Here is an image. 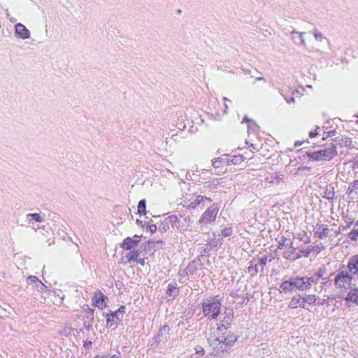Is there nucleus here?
<instances>
[{
    "instance_id": "1",
    "label": "nucleus",
    "mask_w": 358,
    "mask_h": 358,
    "mask_svg": "<svg viewBox=\"0 0 358 358\" xmlns=\"http://www.w3.org/2000/svg\"><path fill=\"white\" fill-rule=\"evenodd\" d=\"M203 315L209 320H216L220 313L221 302L218 296H210L203 300Z\"/></svg>"
},
{
    "instance_id": "2",
    "label": "nucleus",
    "mask_w": 358,
    "mask_h": 358,
    "mask_svg": "<svg viewBox=\"0 0 358 358\" xmlns=\"http://www.w3.org/2000/svg\"><path fill=\"white\" fill-rule=\"evenodd\" d=\"M236 341V337L234 335L224 336H210L208 338L210 345L213 348L215 355L226 351Z\"/></svg>"
},
{
    "instance_id": "3",
    "label": "nucleus",
    "mask_w": 358,
    "mask_h": 358,
    "mask_svg": "<svg viewBox=\"0 0 358 358\" xmlns=\"http://www.w3.org/2000/svg\"><path fill=\"white\" fill-rule=\"evenodd\" d=\"M336 155V146L334 143L326 145L318 151L308 153V157L315 161L330 160Z\"/></svg>"
},
{
    "instance_id": "4",
    "label": "nucleus",
    "mask_w": 358,
    "mask_h": 358,
    "mask_svg": "<svg viewBox=\"0 0 358 358\" xmlns=\"http://www.w3.org/2000/svg\"><path fill=\"white\" fill-rule=\"evenodd\" d=\"M352 276L348 270L338 271L334 280L336 288L341 292L348 290L352 284Z\"/></svg>"
},
{
    "instance_id": "5",
    "label": "nucleus",
    "mask_w": 358,
    "mask_h": 358,
    "mask_svg": "<svg viewBox=\"0 0 358 358\" xmlns=\"http://www.w3.org/2000/svg\"><path fill=\"white\" fill-rule=\"evenodd\" d=\"M211 202L208 197L201 195H192L187 200L185 201L184 206L189 210L200 209L205 208L207 203Z\"/></svg>"
},
{
    "instance_id": "6",
    "label": "nucleus",
    "mask_w": 358,
    "mask_h": 358,
    "mask_svg": "<svg viewBox=\"0 0 358 358\" xmlns=\"http://www.w3.org/2000/svg\"><path fill=\"white\" fill-rule=\"evenodd\" d=\"M218 207L215 204L210 206L201 215L199 220L201 224H211L215 220L218 213Z\"/></svg>"
},
{
    "instance_id": "7",
    "label": "nucleus",
    "mask_w": 358,
    "mask_h": 358,
    "mask_svg": "<svg viewBox=\"0 0 358 358\" xmlns=\"http://www.w3.org/2000/svg\"><path fill=\"white\" fill-rule=\"evenodd\" d=\"M314 284H317V280L314 277L296 276V289L299 291H307Z\"/></svg>"
},
{
    "instance_id": "8",
    "label": "nucleus",
    "mask_w": 358,
    "mask_h": 358,
    "mask_svg": "<svg viewBox=\"0 0 358 358\" xmlns=\"http://www.w3.org/2000/svg\"><path fill=\"white\" fill-rule=\"evenodd\" d=\"M124 313L125 307L124 306H121L116 311H110V314L106 313L105 317L107 320V326L112 327L114 323H117L122 318Z\"/></svg>"
},
{
    "instance_id": "9",
    "label": "nucleus",
    "mask_w": 358,
    "mask_h": 358,
    "mask_svg": "<svg viewBox=\"0 0 358 358\" xmlns=\"http://www.w3.org/2000/svg\"><path fill=\"white\" fill-rule=\"evenodd\" d=\"M345 304L348 308L358 306V288L350 289L345 298Z\"/></svg>"
},
{
    "instance_id": "10",
    "label": "nucleus",
    "mask_w": 358,
    "mask_h": 358,
    "mask_svg": "<svg viewBox=\"0 0 358 358\" xmlns=\"http://www.w3.org/2000/svg\"><path fill=\"white\" fill-rule=\"evenodd\" d=\"M296 289V277H291L288 280L283 281L280 286V292H291Z\"/></svg>"
},
{
    "instance_id": "11",
    "label": "nucleus",
    "mask_w": 358,
    "mask_h": 358,
    "mask_svg": "<svg viewBox=\"0 0 358 358\" xmlns=\"http://www.w3.org/2000/svg\"><path fill=\"white\" fill-rule=\"evenodd\" d=\"M15 36L22 40L30 38V31L22 23H17L15 25Z\"/></svg>"
},
{
    "instance_id": "12",
    "label": "nucleus",
    "mask_w": 358,
    "mask_h": 358,
    "mask_svg": "<svg viewBox=\"0 0 358 358\" xmlns=\"http://www.w3.org/2000/svg\"><path fill=\"white\" fill-rule=\"evenodd\" d=\"M291 309H296L298 308H302L308 310V305H306L303 301V296L300 294H296L291 298L288 305Z\"/></svg>"
},
{
    "instance_id": "13",
    "label": "nucleus",
    "mask_w": 358,
    "mask_h": 358,
    "mask_svg": "<svg viewBox=\"0 0 358 358\" xmlns=\"http://www.w3.org/2000/svg\"><path fill=\"white\" fill-rule=\"evenodd\" d=\"M140 241L141 236L138 235H135L131 238L127 237L123 241L121 247L124 250H129L135 248L138 244Z\"/></svg>"
},
{
    "instance_id": "14",
    "label": "nucleus",
    "mask_w": 358,
    "mask_h": 358,
    "mask_svg": "<svg viewBox=\"0 0 358 358\" xmlns=\"http://www.w3.org/2000/svg\"><path fill=\"white\" fill-rule=\"evenodd\" d=\"M107 297L104 296V294L101 292H96L94 293L93 297H92V302L93 305L96 306L97 308L100 309H103L105 307H106V300Z\"/></svg>"
},
{
    "instance_id": "15",
    "label": "nucleus",
    "mask_w": 358,
    "mask_h": 358,
    "mask_svg": "<svg viewBox=\"0 0 358 358\" xmlns=\"http://www.w3.org/2000/svg\"><path fill=\"white\" fill-rule=\"evenodd\" d=\"M84 312V327L89 329L94 322V310L88 306L83 308Z\"/></svg>"
},
{
    "instance_id": "16",
    "label": "nucleus",
    "mask_w": 358,
    "mask_h": 358,
    "mask_svg": "<svg viewBox=\"0 0 358 358\" xmlns=\"http://www.w3.org/2000/svg\"><path fill=\"white\" fill-rule=\"evenodd\" d=\"M347 267L352 275L358 278V254L349 259Z\"/></svg>"
},
{
    "instance_id": "17",
    "label": "nucleus",
    "mask_w": 358,
    "mask_h": 358,
    "mask_svg": "<svg viewBox=\"0 0 358 358\" xmlns=\"http://www.w3.org/2000/svg\"><path fill=\"white\" fill-rule=\"evenodd\" d=\"M27 282L29 285H33L39 292L42 293L47 289V287L36 276L29 275L27 278Z\"/></svg>"
},
{
    "instance_id": "18",
    "label": "nucleus",
    "mask_w": 358,
    "mask_h": 358,
    "mask_svg": "<svg viewBox=\"0 0 358 358\" xmlns=\"http://www.w3.org/2000/svg\"><path fill=\"white\" fill-rule=\"evenodd\" d=\"M27 221L29 224H31L33 221L37 222H44V218L39 213H29L27 215Z\"/></svg>"
},
{
    "instance_id": "19",
    "label": "nucleus",
    "mask_w": 358,
    "mask_h": 358,
    "mask_svg": "<svg viewBox=\"0 0 358 358\" xmlns=\"http://www.w3.org/2000/svg\"><path fill=\"white\" fill-rule=\"evenodd\" d=\"M225 317H224L223 320L222 321V327H224V329H227V326H229L233 318V312L232 310H229V311H226L224 313Z\"/></svg>"
},
{
    "instance_id": "20",
    "label": "nucleus",
    "mask_w": 358,
    "mask_h": 358,
    "mask_svg": "<svg viewBox=\"0 0 358 358\" xmlns=\"http://www.w3.org/2000/svg\"><path fill=\"white\" fill-rule=\"evenodd\" d=\"M259 266L256 259L251 261L248 268V272L252 275H255L259 272Z\"/></svg>"
},
{
    "instance_id": "21",
    "label": "nucleus",
    "mask_w": 358,
    "mask_h": 358,
    "mask_svg": "<svg viewBox=\"0 0 358 358\" xmlns=\"http://www.w3.org/2000/svg\"><path fill=\"white\" fill-rule=\"evenodd\" d=\"M212 166L215 172L217 169H220L221 170H223L224 167L226 166L225 159L224 158L215 159L213 162Z\"/></svg>"
},
{
    "instance_id": "22",
    "label": "nucleus",
    "mask_w": 358,
    "mask_h": 358,
    "mask_svg": "<svg viewBox=\"0 0 358 358\" xmlns=\"http://www.w3.org/2000/svg\"><path fill=\"white\" fill-rule=\"evenodd\" d=\"M303 297L304 303L308 305V310L309 309V306L315 303L318 298V296L315 294H308L303 296Z\"/></svg>"
},
{
    "instance_id": "23",
    "label": "nucleus",
    "mask_w": 358,
    "mask_h": 358,
    "mask_svg": "<svg viewBox=\"0 0 358 358\" xmlns=\"http://www.w3.org/2000/svg\"><path fill=\"white\" fill-rule=\"evenodd\" d=\"M169 219L177 229H180L183 222H185V219L178 218L176 215H171Z\"/></svg>"
},
{
    "instance_id": "24",
    "label": "nucleus",
    "mask_w": 358,
    "mask_h": 358,
    "mask_svg": "<svg viewBox=\"0 0 358 358\" xmlns=\"http://www.w3.org/2000/svg\"><path fill=\"white\" fill-rule=\"evenodd\" d=\"M313 36L315 37V39L317 41L322 42L323 41H325L327 43H329L328 38H325L324 36V35L322 34V33L320 32L317 29H314L313 30Z\"/></svg>"
},
{
    "instance_id": "25",
    "label": "nucleus",
    "mask_w": 358,
    "mask_h": 358,
    "mask_svg": "<svg viewBox=\"0 0 358 358\" xmlns=\"http://www.w3.org/2000/svg\"><path fill=\"white\" fill-rule=\"evenodd\" d=\"M140 254L138 251H131L128 252L126 255V258L128 262H131L132 261H136L139 257Z\"/></svg>"
},
{
    "instance_id": "26",
    "label": "nucleus",
    "mask_w": 358,
    "mask_h": 358,
    "mask_svg": "<svg viewBox=\"0 0 358 358\" xmlns=\"http://www.w3.org/2000/svg\"><path fill=\"white\" fill-rule=\"evenodd\" d=\"M145 200L142 199L139 201L138 204V212L140 215H145Z\"/></svg>"
},
{
    "instance_id": "27",
    "label": "nucleus",
    "mask_w": 358,
    "mask_h": 358,
    "mask_svg": "<svg viewBox=\"0 0 358 358\" xmlns=\"http://www.w3.org/2000/svg\"><path fill=\"white\" fill-rule=\"evenodd\" d=\"M256 260L257 261L259 266L262 270L266 265L268 262H271V259H268V256H263L262 258H259Z\"/></svg>"
},
{
    "instance_id": "28",
    "label": "nucleus",
    "mask_w": 358,
    "mask_h": 358,
    "mask_svg": "<svg viewBox=\"0 0 358 358\" xmlns=\"http://www.w3.org/2000/svg\"><path fill=\"white\" fill-rule=\"evenodd\" d=\"M73 329L69 327H64L62 329L59 331V334L62 336H69L72 334Z\"/></svg>"
},
{
    "instance_id": "29",
    "label": "nucleus",
    "mask_w": 358,
    "mask_h": 358,
    "mask_svg": "<svg viewBox=\"0 0 358 358\" xmlns=\"http://www.w3.org/2000/svg\"><path fill=\"white\" fill-rule=\"evenodd\" d=\"M316 234L320 238L327 237L329 234V229L327 228H323L322 231H317Z\"/></svg>"
},
{
    "instance_id": "30",
    "label": "nucleus",
    "mask_w": 358,
    "mask_h": 358,
    "mask_svg": "<svg viewBox=\"0 0 358 358\" xmlns=\"http://www.w3.org/2000/svg\"><path fill=\"white\" fill-rule=\"evenodd\" d=\"M195 269H196V267H195L194 263L192 262V263L189 264V265L187 266V268L185 269V272L187 274H193Z\"/></svg>"
},
{
    "instance_id": "31",
    "label": "nucleus",
    "mask_w": 358,
    "mask_h": 358,
    "mask_svg": "<svg viewBox=\"0 0 358 358\" xmlns=\"http://www.w3.org/2000/svg\"><path fill=\"white\" fill-rule=\"evenodd\" d=\"M294 251V248L292 245H289L287 250L284 252L283 257L286 259H292V254Z\"/></svg>"
},
{
    "instance_id": "32",
    "label": "nucleus",
    "mask_w": 358,
    "mask_h": 358,
    "mask_svg": "<svg viewBox=\"0 0 358 358\" xmlns=\"http://www.w3.org/2000/svg\"><path fill=\"white\" fill-rule=\"evenodd\" d=\"M177 292H178V291H177L176 286H174L173 285H171V284L169 285L167 294H169V296H172V295H175L176 293H177Z\"/></svg>"
},
{
    "instance_id": "33",
    "label": "nucleus",
    "mask_w": 358,
    "mask_h": 358,
    "mask_svg": "<svg viewBox=\"0 0 358 358\" xmlns=\"http://www.w3.org/2000/svg\"><path fill=\"white\" fill-rule=\"evenodd\" d=\"M232 234V229L231 227H227L222 231V234L227 237L231 236Z\"/></svg>"
},
{
    "instance_id": "34",
    "label": "nucleus",
    "mask_w": 358,
    "mask_h": 358,
    "mask_svg": "<svg viewBox=\"0 0 358 358\" xmlns=\"http://www.w3.org/2000/svg\"><path fill=\"white\" fill-rule=\"evenodd\" d=\"M195 350H196V355H197L199 356H203L204 355V350L201 346H196L195 348Z\"/></svg>"
},
{
    "instance_id": "35",
    "label": "nucleus",
    "mask_w": 358,
    "mask_h": 358,
    "mask_svg": "<svg viewBox=\"0 0 358 358\" xmlns=\"http://www.w3.org/2000/svg\"><path fill=\"white\" fill-rule=\"evenodd\" d=\"M350 238L352 240L356 239L358 237V229H353L350 233Z\"/></svg>"
},
{
    "instance_id": "36",
    "label": "nucleus",
    "mask_w": 358,
    "mask_h": 358,
    "mask_svg": "<svg viewBox=\"0 0 358 358\" xmlns=\"http://www.w3.org/2000/svg\"><path fill=\"white\" fill-rule=\"evenodd\" d=\"M306 33L305 32H300L299 33V38L301 40V44L306 47V41L303 38V35L305 34Z\"/></svg>"
},
{
    "instance_id": "37",
    "label": "nucleus",
    "mask_w": 358,
    "mask_h": 358,
    "mask_svg": "<svg viewBox=\"0 0 358 358\" xmlns=\"http://www.w3.org/2000/svg\"><path fill=\"white\" fill-rule=\"evenodd\" d=\"M299 33H300V32L296 31H295L294 29H293V30H292V31H289V35L291 36L292 39L293 41H294V40H295V38H296V36H295V35H296V34H299Z\"/></svg>"
},
{
    "instance_id": "38",
    "label": "nucleus",
    "mask_w": 358,
    "mask_h": 358,
    "mask_svg": "<svg viewBox=\"0 0 358 358\" xmlns=\"http://www.w3.org/2000/svg\"><path fill=\"white\" fill-rule=\"evenodd\" d=\"M208 173V171H202L201 172H200L199 174H196L195 173H193L192 175L194 176H198V177L202 178V177H206V174H207Z\"/></svg>"
},
{
    "instance_id": "39",
    "label": "nucleus",
    "mask_w": 358,
    "mask_h": 358,
    "mask_svg": "<svg viewBox=\"0 0 358 358\" xmlns=\"http://www.w3.org/2000/svg\"><path fill=\"white\" fill-rule=\"evenodd\" d=\"M342 141H343V143L345 146L350 145L352 143V141L350 138H345V140L342 139Z\"/></svg>"
},
{
    "instance_id": "40",
    "label": "nucleus",
    "mask_w": 358,
    "mask_h": 358,
    "mask_svg": "<svg viewBox=\"0 0 358 358\" xmlns=\"http://www.w3.org/2000/svg\"><path fill=\"white\" fill-rule=\"evenodd\" d=\"M317 134H318L317 131V129H315V131H311L309 133V137H310V138H314V137H315Z\"/></svg>"
},
{
    "instance_id": "41",
    "label": "nucleus",
    "mask_w": 358,
    "mask_h": 358,
    "mask_svg": "<svg viewBox=\"0 0 358 358\" xmlns=\"http://www.w3.org/2000/svg\"><path fill=\"white\" fill-rule=\"evenodd\" d=\"M149 230L152 232V233H154L157 231V226L155 224H151L149 226Z\"/></svg>"
},
{
    "instance_id": "42",
    "label": "nucleus",
    "mask_w": 358,
    "mask_h": 358,
    "mask_svg": "<svg viewBox=\"0 0 358 358\" xmlns=\"http://www.w3.org/2000/svg\"><path fill=\"white\" fill-rule=\"evenodd\" d=\"M92 344V343L91 341H85L84 343V347L86 348H89L90 346H91V345Z\"/></svg>"
},
{
    "instance_id": "43",
    "label": "nucleus",
    "mask_w": 358,
    "mask_h": 358,
    "mask_svg": "<svg viewBox=\"0 0 358 358\" xmlns=\"http://www.w3.org/2000/svg\"><path fill=\"white\" fill-rule=\"evenodd\" d=\"M336 133V130L330 131L328 132V135L327 136V137H328V136H330V137L334 136H335Z\"/></svg>"
},
{
    "instance_id": "44",
    "label": "nucleus",
    "mask_w": 358,
    "mask_h": 358,
    "mask_svg": "<svg viewBox=\"0 0 358 358\" xmlns=\"http://www.w3.org/2000/svg\"><path fill=\"white\" fill-rule=\"evenodd\" d=\"M101 358H119V355H113L112 356H103V357H101Z\"/></svg>"
},
{
    "instance_id": "45",
    "label": "nucleus",
    "mask_w": 358,
    "mask_h": 358,
    "mask_svg": "<svg viewBox=\"0 0 358 358\" xmlns=\"http://www.w3.org/2000/svg\"><path fill=\"white\" fill-rule=\"evenodd\" d=\"M141 266L145 265V259H139L136 260Z\"/></svg>"
},
{
    "instance_id": "46",
    "label": "nucleus",
    "mask_w": 358,
    "mask_h": 358,
    "mask_svg": "<svg viewBox=\"0 0 358 358\" xmlns=\"http://www.w3.org/2000/svg\"><path fill=\"white\" fill-rule=\"evenodd\" d=\"M289 244L288 243H285V241H284L282 243H281L279 246V248L280 249H282L284 246H288Z\"/></svg>"
},
{
    "instance_id": "47",
    "label": "nucleus",
    "mask_w": 358,
    "mask_h": 358,
    "mask_svg": "<svg viewBox=\"0 0 358 358\" xmlns=\"http://www.w3.org/2000/svg\"><path fill=\"white\" fill-rule=\"evenodd\" d=\"M294 101H295V99H294V97H291L290 99H287V102L288 103H292V102H294Z\"/></svg>"
},
{
    "instance_id": "48",
    "label": "nucleus",
    "mask_w": 358,
    "mask_h": 358,
    "mask_svg": "<svg viewBox=\"0 0 358 358\" xmlns=\"http://www.w3.org/2000/svg\"><path fill=\"white\" fill-rule=\"evenodd\" d=\"M9 20L11 22H15L17 21V19L15 17H10L8 18Z\"/></svg>"
},
{
    "instance_id": "49",
    "label": "nucleus",
    "mask_w": 358,
    "mask_h": 358,
    "mask_svg": "<svg viewBox=\"0 0 358 358\" xmlns=\"http://www.w3.org/2000/svg\"><path fill=\"white\" fill-rule=\"evenodd\" d=\"M251 121H252L251 120H250V119H249V118H248L247 117H245L243 118V122H251Z\"/></svg>"
},
{
    "instance_id": "50",
    "label": "nucleus",
    "mask_w": 358,
    "mask_h": 358,
    "mask_svg": "<svg viewBox=\"0 0 358 358\" xmlns=\"http://www.w3.org/2000/svg\"><path fill=\"white\" fill-rule=\"evenodd\" d=\"M189 177L191 178H192V175L190 174L189 172H187V175H186V179H188Z\"/></svg>"
},
{
    "instance_id": "51",
    "label": "nucleus",
    "mask_w": 358,
    "mask_h": 358,
    "mask_svg": "<svg viewBox=\"0 0 358 358\" xmlns=\"http://www.w3.org/2000/svg\"><path fill=\"white\" fill-rule=\"evenodd\" d=\"M257 80H265V79L263 77H258L256 78Z\"/></svg>"
},
{
    "instance_id": "52",
    "label": "nucleus",
    "mask_w": 358,
    "mask_h": 358,
    "mask_svg": "<svg viewBox=\"0 0 358 358\" xmlns=\"http://www.w3.org/2000/svg\"><path fill=\"white\" fill-rule=\"evenodd\" d=\"M282 30H283V31H285V34H287L288 31H289V30L287 28H283Z\"/></svg>"
},
{
    "instance_id": "53",
    "label": "nucleus",
    "mask_w": 358,
    "mask_h": 358,
    "mask_svg": "<svg viewBox=\"0 0 358 358\" xmlns=\"http://www.w3.org/2000/svg\"><path fill=\"white\" fill-rule=\"evenodd\" d=\"M6 17H7V18L10 17V13L8 12V10H6Z\"/></svg>"
},
{
    "instance_id": "54",
    "label": "nucleus",
    "mask_w": 358,
    "mask_h": 358,
    "mask_svg": "<svg viewBox=\"0 0 358 358\" xmlns=\"http://www.w3.org/2000/svg\"><path fill=\"white\" fill-rule=\"evenodd\" d=\"M223 100L224 101L225 103H226V101H228V102H231V101L226 97L223 98Z\"/></svg>"
},
{
    "instance_id": "55",
    "label": "nucleus",
    "mask_w": 358,
    "mask_h": 358,
    "mask_svg": "<svg viewBox=\"0 0 358 358\" xmlns=\"http://www.w3.org/2000/svg\"><path fill=\"white\" fill-rule=\"evenodd\" d=\"M301 145V143L296 142L295 143V146H299V145Z\"/></svg>"
},
{
    "instance_id": "56",
    "label": "nucleus",
    "mask_w": 358,
    "mask_h": 358,
    "mask_svg": "<svg viewBox=\"0 0 358 358\" xmlns=\"http://www.w3.org/2000/svg\"><path fill=\"white\" fill-rule=\"evenodd\" d=\"M357 185H358V180L355 181V186H357Z\"/></svg>"
},
{
    "instance_id": "57",
    "label": "nucleus",
    "mask_w": 358,
    "mask_h": 358,
    "mask_svg": "<svg viewBox=\"0 0 358 358\" xmlns=\"http://www.w3.org/2000/svg\"><path fill=\"white\" fill-rule=\"evenodd\" d=\"M220 330V327H218L216 329V331H219Z\"/></svg>"
},
{
    "instance_id": "58",
    "label": "nucleus",
    "mask_w": 358,
    "mask_h": 358,
    "mask_svg": "<svg viewBox=\"0 0 358 358\" xmlns=\"http://www.w3.org/2000/svg\"><path fill=\"white\" fill-rule=\"evenodd\" d=\"M221 171H222L219 170V171H217V173H216V174L220 175V172H221Z\"/></svg>"
},
{
    "instance_id": "59",
    "label": "nucleus",
    "mask_w": 358,
    "mask_h": 358,
    "mask_svg": "<svg viewBox=\"0 0 358 358\" xmlns=\"http://www.w3.org/2000/svg\"><path fill=\"white\" fill-rule=\"evenodd\" d=\"M225 107H226V108H228V106L227 105V103H225Z\"/></svg>"
},
{
    "instance_id": "60",
    "label": "nucleus",
    "mask_w": 358,
    "mask_h": 358,
    "mask_svg": "<svg viewBox=\"0 0 358 358\" xmlns=\"http://www.w3.org/2000/svg\"><path fill=\"white\" fill-rule=\"evenodd\" d=\"M95 358H101V357H95Z\"/></svg>"
},
{
    "instance_id": "61",
    "label": "nucleus",
    "mask_w": 358,
    "mask_h": 358,
    "mask_svg": "<svg viewBox=\"0 0 358 358\" xmlns=\"http://www.w3.org/2000/svg\"><path fill=\"white\" fill-rule=\"evenodd\" d=\"M357 225H358V221H357Z\"/></svg>"
}]
</instances>
